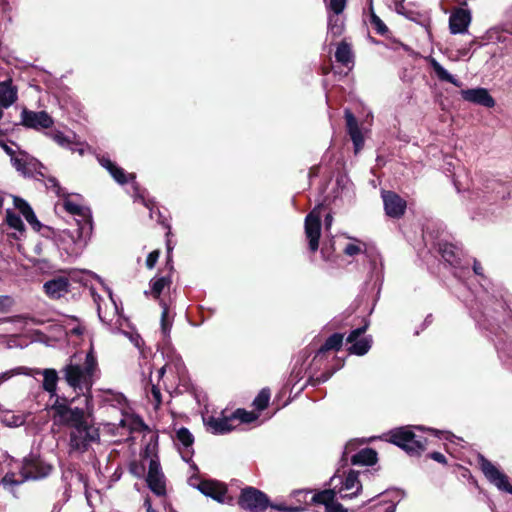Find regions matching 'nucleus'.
<instances>
[{
  "label": "nucleus",
  "mask_w": 512,
  "mask_h": 512,
  "mask_svg": "<svg viewBox=\"0 0 512 512\" xmlns=\"http://www.w3.org/2000/svg\"><path fill=\"white\" fill-rule=\"evenodd\" d=\"M98 371L96 357L92 350L84 356L75 354L70 357L62 372L67 384L75 391L90 396V390Z\"/></svg>",
  "instance_id": "1"
},
{
  "label": "nucleus",
  "mask_w": 512,
  "mask_h": 512,
  "mask_svg": "<svg viewBox=\"0 0 512 512\" xmlns=\"http://www.w3.org/2000/svg\"><path fill=\"white\" fill-rule=\"evenodd\" d=\"M2 463H6L8 471L2 477L3 485H18L29 479H40L51 472L52 467L38 458L27 459L20 462L9 455L2 454Z\"/></svg>",
  "instance_id": "2"
},
{
  "label": "nucleus",
  "mask_w": 512,
  "mask_h": 512,
  "mask_svg": "<svg viewBox=\"0 0 512 512\" xmlns=\"http://www.w3.org/2000/svg\"><path fill=\"white\" fill-rule=\"evenodd\" d=\"M2 151L9 158L11 166L24 177H44V166L35 158L29 156L20 147L11 142L10 144L2 142Z\"/></svg>",
  "instance_id": "3"
},
{
  "label": "nucleus",
  "mask_w": 512,
  "mask_h": 512,
  "mask_svg": "<svg viewBox=\"0 0 512 512\" xmlns=\"http://www.w3.org/2000/svg\"><path fill=\"white\" fill-rule=\"evenodd\" d=\"M83 401L85 408H72L68 405L66 399L57 397L52 405V410L55 412L58 422L70 427L71 430L74 429V427L87 423L86 415H89L92 410L91 396L84 394Z\"/></svg>",
  "instance_id": "4"
},
{
  "label": "nucleus",
  "mask_w": 512,
  "mask_h": 512,
  "mask_svg": "<svg viewBox=\"0 0 512 512\" xmlns=\"http://www.w3.org/2000/svg\"><path fill=\"white\" fill-rule=\"evenodd\" d=\"M143 465L148 462L147 484L148 487L159 497L166 493L165 477L161 470L159 458L156 453V445H147L143 455Z\"/></svg>",
  "instance_id": "5"
},
{
  "label": "nucleus",
  "mask_w": 512,
  "mask_h": 512,
  "mask_svg": "<svg viewBox=\"0 0 512 512\" xmlns=\"http://www.w3.org/2000/svg\"><path fill=\"white\" fill-rule=\"evenodd\" d=\"M390 442L399 446L410 455H419L426 449L427 441L413 433L410 427L396 428L389 433Z\"/></svg>",
  "instance_id": "6"
},
{
  "label": "nucleus",
  "mask_w": 512,
  "mask_h": 512,
  "mask_svg": "<svg viewBox=\"0 0 512 512\" xmlns=\"http://www.w3.org/2000/svg\"><path fill=\"white\" fill-rule=\"evenodd\" d=\"M91 231L77 227L75 230H63L58 237V246L68 257H78L87 244Z\"/></svg>",
  "instance_id": "7"
},
{
  "label": "nucleus",
  "mask_w": 512,
  "mask_h": 512,
  "mask_svg": "<svg viewBox=\"0 0 512 512\" xmlns=\"http://www.w3.org/2000/svg\"><path fill=\"white\" fill-rule=\"evenodd\" d=\"M100 439L99 430L88 422L74 427L69 433V447L71 451L83 453L92 443Z\"/></svg>",
  "instance_id": "8"
},
{
  "label": "nucleus",
  "mask_w": 512,
  "mask_h": 512,
  "mask_svg": "<svg viewBox=\"0 0 512 512\" xmlns=\"http://www.w3.org/2000/svg\"><path fill=\"white\" fill-rule=\"evenodd\" d=\"M191 486L196 487L202 494L216 500L219 503H230L232 498L227 495V488L224 484L215 480H198L190 478Z\"/></svg>",
  "instance_id": "9"
},
{
  "label": "nucleus",
  "mask_w": 512,
  "mask_h": 512,
  "mask_svg": "<svg viewBox=\"0 0 512 512\" xmlns=\"http://www.w3.org/2000/svg\"><path fill=\"white\" fill-rule=\"evenodd\" d=\"M238 503L243 509L251 512H263L268 507L269 500L260 490L247 487L241 491Z\"/></svg>",
  "instance_id": "10"
},
{
  "label": "nucleus",
  "mask_w": 512,
  "mask_h": 512,
  "mask_svg": "<svg viewBox=\"0 0 512 512\" xmlns=\"http://www.w3.org/2000/svg\"><path fill=\"white\" fill-rule=\"evenodd\" d=\"M322 206L315 207L305 218V234L309 241V249L315 252L319 247L321 235V210Z\"/></svg>",
  "instance_id": "11"
},
{
  "label": "nucleus",
  "mask_w": 512,
  "mask_h": 512,
  "mask_svg": "<svg viewBox=\"0 0 512 512\" xmlns=\"http://www.w3.org/2000/svg\"><path fill=\"white\" fill-rule=\"evenodd\" d=\"M20 124L34 130L48 129L53 126L54 120L46 111H31L22 108Z\"/></svg>",
  "instance_id": "12"
},
{
  "label": "nucleus",
  "mask_w": 512,
  "mask_h": 512,
  "mask_svg": "<svg viewBox=\"0 0 512 512\" xmlns=\"http://www.w3.org/2000/svg\"><path fill=\"white\" fill-rule=\"evenodd\" d=\"M480 467L485 477L494 484L498 489L512 494V486L505 474L500 472L498 468L484 457H480Z\"/></svg>",
  "instance_id": "13"
},
{
  "label": "nucleus",
  "mask_w": 512,
  "mask_h": 512,
  "mask_svg": "<svg viewBox=\"0 0 512 512\" xmlns=\"http://www.w3.org/2000/svg\"><path fill=\"white\" fill-rule=\"evenodd\" d=\"M63 207L69 214L78 217L76 219L77 227L92 231V215L88 207L76 203L68 197H65Z\"/></svg>",
  "instance_id": "14"
},
{
  "label": "nucleus",
  "mask_w": 512,
  "mask_h": 512,
  "mask_svg": "<svg viewBox=\"0 0 512 512\" xmlns=\"http://www.w3.org/2000/svg\"><path fill=\"white\" fill-rule=\"evenodd\" d=\"M13 200L14 208L22 214L28 224L35 230L36 232H41L42 230L49 231L50 228L43 225L40 221H38L33 209L31 206L22 198L9 195Z\"/></svg>",
  "instance_id": "15"
},
{
  "label": "nucleus",
  "mask_w": 512,
  "mask_h": 512,
  "mask_svg": "<svg viewBox=\"0 0 512 512\" xmlns=\"http://www.w3.org/2000/svg\"><path fill=\"white\" fill-rule=\"evenodd\" d=\"M382 199L386 214L392 218H400L406 209V201L392 191H383Z\"/></svg>",
  "instance_id": "16"
},
{
  "label": "nucleus",
  "mask_w": 512,
  "mask_h": 512,
  "mask_svg": "<svg viewBox=\"0 0 512 512\" xmlns=\"http://www.w3.org/2000/svg\"><path fill=\"white\" fill-rule=\"evenodd\" d=\"M367 329V325L354 329L347 336V342L352 343L349 347V351L352 354L362 356L366 354L371 348L372 339L371 337H364L358 339Z\"/></svg>",
  "instance_id": "17"
},
{
  "label": "nucleus",
  "mask_w": 512,
  "mask_h": 512,
  "mask_svg": "<svg viewBox=\"0 0 512 512\" xmlns=\"http://www.w3.org/2000/svg\"><path fill=\"white\" fill-rule=\"evenodd\" d=\"M471 12L467 9L457 8L449 17V29L451 34H464L471 23Z\"/></svg>",
  "instance_id": "18"
},
{
  "label": "nucleus",
  "mask_w": 512,
  "mask_h": 512,
  "mask_svg": "<svg viewBox=\"0 0 512 512\" xmlns=\"http://www.w3.org/2000/svg\"><path fill=\"white\" fill-rule=\"evenodd\" d=\"M344 116L346 120L347 132L354 145V151L355 153H358L364 145V137L362 131L358 125L357 119L349 109L345 110Z\"/></svg>",
  "instance_id": "19"
},
{
  "label": "nucleus",
  "mask_w": 512,
  "mask_h": 512,
  "mask_svg": "<svg viewBox=\"0 0 512 512\" xmlns=\"http://www.w3.org/2000/svg\"><path fill=\"white\" fill-rule=\"evenodd\" d=\"M439 251L441 253L442 258L455 269H459L460 272H455V276L461 277L462 270L468 269V264L466 266L461 265L460 260V250L452 244L444 243L440 244Z\"/></svg>",
  "instance_id": "20"
},
{
  "label": "nucleus",
  "mask_w": 512,
  "mask_h": 512,
  "mask_svg": "<svg viewBox=\"0 0 512 512\" xmlns=\"http://www.w3.org/2000/svg\"><path fill=\"white\" fill-rule=\"evenodd\" d=\"M465 101L492 108L495 101L485 88L466 89L461 91Z\"/></svg>",
  "instance_id": "21"
},
{
  "label": "nucleus",
  "mask_w": 512,
  "mask_h": 512,
  "mask_svg": "<svg viewBox=\"0 0 512 512\" xmlns=\"http://www.w3.org/2000/svg\"><path fill=\"white\" fill-rule=\"evenodd\" d=\"M341 487L338 490L341 499H351L356 497L361 489L362 485L358 479V472L351 470L346 476L345 480L341 482Z\"/></svg>",
  "instance_id": "22"
},
{
  "label": "nucleus",
  "mask_w": 512,
  "mask_h": 512,
  "mask_svg": "<svg viewBox=\"0 0 512 512\" xmlns=\"http://www.w3.org/2000/svg\"><path fill=\"white\" fill-rule=\"evenodd\" d=\"M69 280L59 276L44 283L45 293L53 299H59L69 291Z\"/></svg>",
  "instance_id": "23"
},
{
  "label": "nucleus",
  "mask_w": 512,
  "mask_h": 512,
  "mask_svg": "<svg viewBox=\"0 0 512 512\" xmlns=\"http://www.w3.org/2000/svg\"><path fill=\"white\" fill-rule=\"evenodd\" d=\"M234 421L233 415L230 417L220 416L214 417L210 416L205 420V423L209 430H211L214 434H225L234 429L232 422Z\"/></svg>",
  "instance_id": "24"
},
{
  "label": "nucleus",
  "mask_w": 512,
  "mask_h": 512,
  "mask_svg": "<svg viewBox=\"0 0 512 512\" xmlns=\"http://www.w3.org/2000/svg\"><path fill=\"white\" fill-rule=\"evenodd\" d=\"M99 163L110 173L114 180L119 184H125L126 182H128V180L135 179V174H126L122 168L118 167L109 158L101 157L99 158Z\"/></svg>",
  "instance_id": "25"
},
{
  "label": "nucleus",
  "mask_w": 512,
  "mask_h": 512,
  "mask_svg": "<svg viewBox=\"0 0 512 512\" xmlns=\"http://www.w3.org/2000/svg\"><path fill=\"white\" fill-rule=\"evenodd\" d=\"M335 58L338 63L348 69H352L354 66V54L351 45L346 41H342L338 44L335 52Z\"/></svg>",
  "instance_id": "26"
},
{
  "label": "nucleus",
  "mask_w": 512,
  "mask_h": 512,
  "mask_svg": "<svg viewBox=\"0 0 512 512\" xmlns=\"http://www.w3.org/2000/svg\"><path fill=\"white\" fill-rule=\"evenodd\" d=\"M343 253L349 257L365 255L372 258V252L368 250L367 244L359 239L349 237V242L344 246Z\"/></svg>",
  "instance_id": "27"
},
{
  "label": "nucleus",
  "mask_w": 512,
  "mask_h": 512,
  "mask_svg": "<svg viewBox=\"0 0 512 512\" xmlns=\"http://www.w3.org/2000/svg\"><path fill=\"white\" fill-rule=\"evenodd\" d=\"M43 376V389L50 394V397H59L56 393L57 382H58V373L55 369H43L37 372Z\"/></svg>",
  "instance_id": "28"
},
{
  "label": "nucleus",
  "mask_w": 512,
  "mask_h": 512,
  "mask_svg": "<svg viewBox=\"0 0 512 512\" xmlns=\"http://www.w3.org/2000/svg\"><path fill=\"white\" fill-rule=\"evenodd\" d=\"M18 98V89L12 82V79L2 81V108H7L14 104Z\"/></svg>",
  "instance_id": "29"
},
{
  "label": "nucleus",
  "mask_w": 512,
  "mask_h": 512,
  "mask_svg": "<svg viewBox=\"0 0 512 512\" xmlns=\"http://www.w3.org/2000/svg\"><path fill=\"white\" fill-rule=\"evenodd\" d=\"M49 137L53 139L59 146L70 149L71 151H77L80 155L84 154V147L81 145L79 148L74 147L73 138L74 135H65L59 130H53L48 133Z\"/></svg>",
  "instance_id": "30"
},
{
  "label": "nucleus",
  "mask_w": 512,
  "mask_h": 512,
  "mask_svg": "<svg viewBox=\"0 0 512 512\" xmlns=\"http://www.w3.org/2000/svg\"><path fill=\"white\" fill-rule=\"evenodd\" d=\"M6 222L7 225L14 230L9 236H12L14 239H20L25 234V226L21 220V218L16 215L11 209L6 210Z\"/></svg>",
  "instance_id": "31"
},
{
  "label": "nucleus",
  "mask_w": 512,
  "mask_h": 512,
  "mask_svg": "<svg viewBox=\"0 0 512 512\" xmlns=\"http://www.w3.org/2000/svg\"><path fill=\"white\" fill-rule=\"evenodd\" d=\"M172 283L170 276L154 277L150 280V291H145V295H151L159 299L165 288H169Z\"/></svg>",
  "instance_id": "32"
},
{
  "label": "nucleus",
  "mask_w": 512,
  "mask_h": 512,
  "mask_svg": "<svg viewBox=\"0 0 512 512\" xmlns=\"http://www.w3.org/2000/svg\"><path fill=\"white\" fill-rule=\"evenodd\" d=\"M377 461V453L371 448H364L351 456L353 465L370 466Z\"/></svg>",
  "instance_id": "33"
},
{
  "label": "nucleus",
  "mask_w": 512,
  "mask_h": 512,
  "mask_svg": "<svg viewBox=\"0 0 512 512\" xmlns=\"http://www.w3.org/2000/svg\"><path fill=\"white\" fill-rule=\"evenodd\" d=\"M429 63L440 81L451 83L456 87L461 86V83L452 74H450L436 59L430 58Z\"/></svg>",
  "instance_id": "34"
},
{
  "label": "nucleus",
  "mask_w": 512,
  "mask_h": 512,
  "mask_svg": "<svg viewBox=\"0 0 512 512\" xmlns=\"http://www.w3.org/2000/svg\"><path fill=\"white\" fill-rule=\"evenodd\" d=\"M344 31V20L340 14H329L328 16V34L333 38L340 36Z\"/></svg>",
  "instance_id": "35"
},
{
  "label": "nucleus",
  "mask_w": 512,
  "mask_h": 512,
  "mask_svg": "<svg viewBox=\"0 0 512 512\" xmlns=\"http://www.w3.org/2000/svg\"><path fill=\"white\" fill-rule=\"evenodd\" d=\"M26 421V415L24 413H14L13 411L6 410L2 411V424L8 427H19Z\"/></svg>",
  "instance_id": "36"
},
{
  "label": "nucleus",
  "mask_w": 512,
  "mask_h": 512,
  "mask_svg": "<svg viewBox=\"0 0 512 512\" xmlns=\"http://www.w3.org/2000/svg\"><path fill=\"white\" fill-rule=\"evenodd\" d=\"M336 488L335 485L333 489H327L324 491H321L319 493H316L312 496V502L318 503V504H324L325 508L328 507V505L332 504L334 502L335 496H336Z\"/></svg>",
  "instance_id": "37"
},
{
  "label": "nucleus",
  "mask_w": 512,
  "mask_h": 512,
  "mask_svg": "<svg viewBox=\"0 0 512 512\" xmlns=\"http://www.w3.org/2000/svg\"><path fill=\"white\" fill-rule=\"evenodd\" d=\"M76 477L79 482L83 484V488L85 490V497L89 505H92L94 501L100 500V494L97 489H91L87 483L86 477L81 474L77 473Z\"/></svg>",
  "instance_id": "38"
},
{
  "label": "nucleus",
  "mask_w": 512,
  "mask_h": 512,
  "mask_svg": "<svg viewBox=\"0 0 512 512\" xmlns=\"http://www.w3.org/2000/svg\"><path fill=\"white\" fill-rule=\"evenodd\" d=\"M343 335L340 333L332 334L319 349V353H324L330 350H339L342 346Z\"/></svg>",
  "instance_id": "39"
},
{
  "label": "nucleus",
  "mask_w": 512,
  "mask_h": 512,
  "mask_svg": "<svg viewBox=\"0 0 512 512\" xmlns=\"http://www.w3.org/2000/svg\"><path fill=\"white\" fill-rule=\"evenodd\" d=\"M7 325V324H14L15 325V329H11V332H13V334H16V333H20L24 330L26 324H27V319L22 317V316H15L13 318H2V325ZM6 331H10V329L8 328H4Z\"/></svg>",
  "instance_id": "40"
},
{
  "label": "nucleus",
  "mask_w": 512,
  "mask_h": 512,
  "mask_svg": "<svg viewBox=\"0 0 512 512\" xmlns=\"http://www.w3.org/2000/svg\"><path fill=\"white\" fill-rule=\"evenodd\" d=\"M160 305L162 307V313H161V331L165 338H168L170 335L172 323L168 320V313L169 309L168 306L163 302L160 301Z\"/></svg>",
  "instance_id": "41"
},
{
  "label": "nucleus",
  "mask_w": 512,
  "mask_h": 512,
  "mask_svg": "<svg viewBox=\"0 0 512 512\" xmlns=\"http://www.w3.org/2000/svg\"><path fill=\"white\" fill-rule=\"evenodd\" d=\"M270 400V391L268 389H262L257 397L253 401V405L257 410H264Z\"/></svg>",
  "instance_id": "42"
},
{
  "label": "nucleus",
  "mask_w": 512,
  "mask_h": 512,
  "mask_svg": "<svg viewBox=\"0 0 512 512\" xmlns=\"http://www.w3.org/2000/svg\"><path fill=\"white\" fill-rule=\"evenodd\" d=\"M177 440L185 447L192 445L194 438L191 432L187 428H180L176 434Z\"/></svg>",
  "instance_id": "43"
},
{
  "label": "nucleus",
  "mask_w": 512,
  "mask_h": 512,
  "mask_svg": "<svg viewBox=\"0 0 512 512\" xmlns=\"http://www.w3.org/2000/svg\"><path fill=\"white\" fill-rule=\"evenodd\" d=\"M232 415L234 420L238 419L241 423H251L257 419V415L253 412H248L243 409H237Z\"/></svg>",
  "instance_id": "44"
},
{
  "label": "nucleus",
  "mask_w": 512,
  "mask_h": 512,
  "mask_svg": "<svg viewBox=\"0 0 512 512\" xmlns=\"http://www.w3.org/2000/svg\"><path fill=\"white\" fill-rule=\"evenodd\" d=\"M370 23L373 26L374 30L378 34L384 35V34L387 33V31H388L387 26L384 24V22L375 13L371 14V16H370Z\"/></svg>",
  "instance_id": "45"
},
{
  "label": "nucleus",
  "mask_w": 512,
  "mask_h": 512,
  "mask_svg": "<svg viewBox=\"0 0 512 512\" xmlns=\"http://www.w3.org/2000/svg\"><path fill=\"white\" fill-rule=\"evenodd\" d=\"M148 399L154 405L155 408H158L161 405L162 396L160 389L157 386L152 385L151 390L148 394Z\"/></svg>",
  "instance_id": "46"
},
{
  "label": "nucleus",
  "mask_w": 512,
  "mask_h": 512,
  "mask_svg": "<svg viewBox=\"0 0 512 512\" xmlns=\"http://www.w3.org/2000/svg\"><path fill=\"white\" fill-rule=\"evenodd\" d=\"M120 425L123 427H128L130 431L137 430L139 427L144 426L143 422L140 419H134L130 417L121 420Z\"/></svg>",
  "instance_id": "47"
},
{
  "label": "nucleus",
  "mask_w": 512,
  "mask_h": 512,
  "mask_svg": "<svg viewBox=\"0 0 512 512\" xmlns=\"http://www.w3.org/2000/svg\"><path fill=\"white\" fill-rule=\"evenodd\" d=\"M347 0H330L328 8L335 14H341L346 7Z\"/></svg>",
  "instance_id": "48"
},
{
  "label": "nucleus",
  "mask_w": 512,
  "mask_h": 512,
  "mask_svg": "<svg viewBox=\"0 0 512 512\" xmlns=\"http://www.w3.org/2000/svg\"><path fill=\"white\" fill-rule=\"evenodd\" d=\"M173 368H175L176 372L179 373L180 370L183 369V365L180 361H178L177 363H175L174 365L172 364H166L164 365L163 367H161L159 370H158V376L159 378H162L164 376V374L166 373V371H169L170 373L173 372Z\"/></svg>",
  "instance_id": "49"
},
{
  "label": "nucleus",
  "mask_w": 512,
  "mask_h": 512,
  "mask_svg": "<svg viewBox=\"0 0 512 512\" xmlns=\"http://www.w3.org/2000/svg\"><path fill=\"white\" fill-rule=\"evenodd\" d=\"M46 186L47 188L51 189L57 196H65V193H63L62 188L54 177L47 179Z\"/></svg>",
  "instance_id": "50"
},
{
  "label": "nucleus",
  "mask_w": 512,
  "mask_h": 512,
  "mask_svg": "<svg viewBox=\"0 0 512 512\" xmlns=\"http://www.w3.org/2000/svg\"><path fill=\"white\" fill-rule=\"evenodd\" d=\"M159 255H160L159 250H154L148 254L147 259H146L147 268H149V269L154 268L155 264L158 261Z\"/></svg>",
  "instance_id": "51"
},
{
  "label": "nucleus",
  "mask_w": 512,
  "mask_h": 512,
  "mask_svg": "<svg viewBox=\"0 0 512 512\" xmlns=\"http://www.w3.org/2000/svg\"><path fill=\"white\" fill-rule=\"evenodd\" d=\"M326 512H347L346 509L341 505L340 503L333 502L332 504L328 505L326 508Z\"/></svg>",
  "instance_id": "52"
},
{
  "label": "nucleus",
  "mask_w": 512,
  "mask_h": 512,
  "mask_svg": "<svg viewBox=\"0 0 512 512\" xmlns=\"http://www.w3.org/2000/svg\"><path fill=\"white\" fill-rule=\"evenodd\" d=\"M273 507L279 511H284V512H299V511L303 510V508L300 506L288 507V506H284V505H279V506H273Z\"/></svg>",
  "instance_id": "53"
},
{
  "label": "nucleus",
  "mask_w": 512,
  "mask_h": 512,
  "mask_svg": "<svg viewBox=\"0 0 512 512\" xmlns=\"http://www.w3.org/2000/svg\"><path fill=\"white\" fill-rule=\"evenodd\" d=\"M20 370H21V368H17V369L9 370L6 372H2V376H1L2 382L10 379L15 374H20L21 373Z\"/></svg>",
  "instance_id": "54"
},
{
  "label": "nucleus",
  "mask_w": 512,
  "mask_h": 512,
  "mask_svg": "<svg viewBox=\"0 0 512 512\" xmlns=\"http://www.w3.org/2000/svg\"><path fill=\"white\" fill-rule=\"evenodd\" d=\"M430 458L442 464L446 463V457L440 452L431 453Z\"/></svg>",
  "instance_id": "55"
},
{
  "label": "nucleus",
  "mask_w": 512,
  "mask_h": 512,
  "mask_svg": "<svg viewBox=\"0 0 512 512\" xmlns=\"http://www.w3.org/2000/svg\"><path fill=\"white\" fill-rule=\"evenodd\" d=\"M356 444H357V442L354 440H351L346 444L344 453H343L345 457H347L349 455V453L355 449Z\"/></svg>",
  "instance_id": "56"
},
{
  "label": "nucleus",
  "mask_w": 512,
  "mask_h": 512,
  "mask_svg": "<svg viewBox=\"0 0 512 512\" xmlns=\"http://www.w3.org/2000/svg\"><path fill=\"white\" fill-rule=\"evenodd\" d=\"M135 190H136V193H135V200H141V202L149 209L150 208V204L148 201L145 200L144 196L142 194L139 193L138 191V188L135 186Z\"/></svg>",
  "instance_id": "57"
},
{
  "label": "nucleus",
  "mask_w": 512,
  "mask_h": 512,
  "mask_svg": "<svg viewBox=\"0 0 512 512\" xmlns=\"http://www.w3.org/2000/svg\"><path fill=\"white\" fill-rule=\"evenodd\" d=\"M482 266L481 264L477 261V260H474L473 261V271L476 275H479L481 276L482 275Z\"/></svg>",
  "instance_id": "58"
},
{
  "label": "nucleus",
  "mask_w": 512,
  "mask_h": 512,
  "mask_svg": "<svg viewBox=\"0 0 512 512\" xmlns=\"http://www.w3.org/2000/svg\"><path fill=\"white\" fill-rule=\"evenodd\" d=\"M92 295L94 297V301L97 303V310H98V316L99 318L101 319V321H105V318L102 316V311H101V306L98 302V299L100 298L98 295H95L94 292L92 291Z\"/></svg>",
  "instance_id": "59"
},
{
  "label": "nucleus",
  "mask_w": 512,
  "mask_h": 512,
  "mask_svg": "<svg viewBox=\"0 0 512 512\" xmlns=\"http://www.w3.org/2000/svg\"><path fill=\"white\" fill-rule=\"evenodd\" d=\"M332 224V216L330 214H327L325 217V225L326 227L331 226Z\"/></svg>",
  "instance_id": "60"
},
{
  "label": "nucleus",
  "mask_w": 512,
  "mask_h": 512,
  "mask_svg": "<svg viewBox=\"0 0 512 512\" xmlns=\"http://www.w3.org/2000/svg\"><path fill=\"white\" fill-rule=\"evenodd\" d=\"M395 511H396V505H394V504L390 505L385 510V512H395Z\"/></svg>",
  "instance_id": "61"
},
{
  "label": "nucleus",
  "mask_w": 512,
  "mask_h": 512,
  "mask_svg": "<svg viewBox=\"0 0 512 512\" xmlns=\"http://www.w3.org/2000/svg\"><path fill=\"white\" fill-rule=\"evenodd\" d=\"M329 377H330V375H322L321 378L317 379V381L318 382H326Z\"/></svg>",
  "instance_id": "62"
},
{
  "label": "nucleus",
  "mask_w": 512,
  "mask_h": 512,
  "mask_svg": "<svg viewBox=\"0 0 512 512\" xmlns=\"http://www.w3.org/2000/svg\"><path fill=\"white\" fill-rule=\"evenodd\" d=\"M167 250H168V261H170V257H171V247H170V244L167 243Z\"/></svg>",
  "instance_id": "63"
},
{
  "label": "nucleus",
  "mask_w": 512,
  "mask_h": 512,
  "mask_svg": "<svg viewBox=\"0 0 512 512\" xmlns=\"http://www.w3.org/2000/svg\"><path fill=\"white\" fill-rule=\"evenodd\" d=\"M1 11H2V13L6 11L5 4H4V1H3V0H2V8H1Z\"/></svg>",
  "instance_id": "64"
}]
</instances>
